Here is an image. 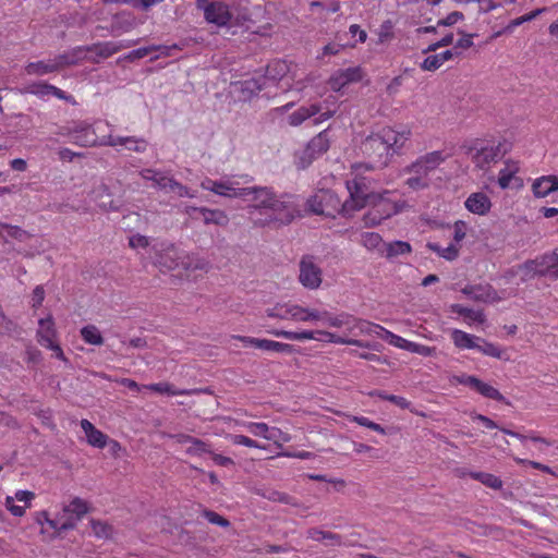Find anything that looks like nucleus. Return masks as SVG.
I'll return each instance as SVG.
<instances>
[{
  "label": "nucleus",
  "mask_w": 558,
  "mask_h": 558,
  "mask_svg": "<svg viewBox=\"0 0 558 558\" xmlns=\"http://www.w3.org/2000/svg\"><path fill=\"white\" fill-rule=\"evenodd\" d=\"M375 183L369 177L355 175L347 180L349 197L343 203L332 191L319 190L307 199V208L315 215L333 217L336 214H340L343 217H351L365 206H372V209L364 215L363 221L366 227L377 226L383 220L398 214L402 206L390 201V191H376Z\"/></svg>",
  "instance_id": "obj_1"
},
{
  "label": "nucleus",
  "mask_w": 558,
  "mask_h": 558,
  "mask_svg": "<svg viewBox=\"0 0 558 558\" xmlns=\"http://www.w3.org/2000/svg\"><path fill=\"white\" fill-rule=\"evenodd\" d=\"M247 190L248 196L245 199L251 202V215L255 210H259L266 216L264 219H255V223L279 222L288 225L299 214V206L295 203V197L292 195H277L267 186H253L247 187Z\"/></svg>",
  "instance_id": "obj_2"
},
{
  "label": "nucleus",
  "mask_w": 558,
  "mask_h": 558,
  "mask_svg": "<svg viewBox=\"0 0 558 558\" xmlns=\"http://www.w3.org/2000/svg\"><path fill=\"white\" fill-rule=\"evenodd\" d=\"M269 318L291 320L294 323L322 324L331 328H342V313L332 314L314 307L303 306L295 302H279L265 310Z\"/></svg>",
  "instance_id": "obj_3"
},
{
  "label": "nucleus",
  "mask_w": 558,
  "mask_h": 558,
  "mask_svg": "<svg viewBox=\"0 0 558 558\" xmlns=\"http://www.w3.org/2000/svg\"><path fill=\"white\" fill-rule=\"evenodd\" d=\"M448 158L442 150H434L418 156L414 161L404 168V173L410 174L404 184L413 190L421 191L429 187L430 175Z\"/></svg>",
  "instance_id": "obj_4"
},
{
  "label": "nucleus",
  "mask_w": 558,
  "mask_h": 558,
  "mask_svg": "<svg viewBox=\"0 0 558 558\" xmlns=\"http://www.w3.org/2000/svg\"><path fill=\"white\" fill-rule=\"evenodd\" d=\"M342 328L345 329L347 335L360 336V335H375L378 338L387 341L389 344L408 351L411 341L395 335L388 329L380 325L371 323L368 320L355 317L349 313L342 312Z\"/></svg>",
  "instance_id": "obj_5"
},
{
  "label": "nucleus",
  "mask_w": 558,
  "mask_h": 558,
  "mask_svg": "<svg viewBox=\"0 0 558 558\" xmlns=\"http://www.w3.org/2000/svg\"><path fill=\"white\" fill-rule=\"evenodd\" d=\"M112 125L108 121H74L73 144L81 147L108 146Z\"/></svg>",
  "instance_id": "obj_6"
},
{
  "label": "nucleus",
  "mask_w": 558,
  "mask_h": 558,
  "mask_svg": "<svg viewBox=\"0 0 558 558\" xmlns=\"http://www.w3.org/2000/svg\"><path fill=\"white\" fill-rule=\"evenodd\" d=\"M89 511L87 501L80 497L73 498L69 504L64 505V512H73L76 517L73 519H64V515L57 514L53 519H49L46 523V527L40 530V533L47 539H54L59 537L63 532L73 530L77 522Z\"/></svg>",
  "instance_id": "obj_7"
},
{
  "label": "nucleus",
  "mask_w": 558,
  "mask_h": 558,
  "mask_svg": "<svg viewBox=\"0 0 558 558\" xmlns=\"http://www.w3.org/2000/svg\"><path fill=\"white\" fill-rule=\"evenodd\" d=\"M269 335L275 337L284 338L287 340L292 341H305V340H317L328 343L335 344H348V345H356L360 348H371L369 343L351 338L349 336H340L335 332H330L327 330H301V331H290L282 329H274L267 330Z\"/></svg>",
  "instance_id": "obj_8"
},
{
  "label": "nucleus",
  "mask_w": 558,
  "mask_h": 558,
  "mask_svg": "<svg viewBox=\"0 0 558 558\" xmlns=\"http://www.w3.org/2000/svg\"><path fill=\"white\" fill-rule=\"evenodd\" d=\"M511 149L506 140H480L471 148L472 160L481 170H487L497 163Z\"/></svg>",
  "instance_id": "obj_9"
},
{
  "label": "nucleus",
  "mask_w": 558,
  "mask_h": 558,
  "mask_svg": "<svg viewBox=\"0 0 558 558\" xmlns=\"http://www.w3.org/2000/svg\"><path fill=\"white\" fill-rule=\"evenodd\" d=\"M362 151L369 159L366 163H354L352 171L355 175H361L362 170H373L375 168L385 167L391 159V155L387 150V146L380 135L374 133L365 138L362 143Z\"/></svg>",
  "instance_id": "obj_10"
},
{
  "label": "nucleus",
  "mask_w": 558,
  "mask_h": 558,
  "mask_svg": "<svg viewBox=\"0 0 558 558\" xmlns=\"http://www.w3.org/2000/svg\"><path fill=\"white\" fill-rule=\"evenodd\" d=\"M336 98H332V107H329V99H326L322 104H311L308 106H302L295 111H293L288 117V122L291 126H299L304 121L308 120L312 117H316L314 119V124H320L327 120H329L336 113Z\"/></svg>",
  "instance_id": "obj_11"
},
{
  "label": "nucleus",
  "mask_w": 558,
  "mask_h": 558,
  "mask_svg": "<svg viewBox=\"0 0 558 558\" xmlns=\"http://www.w3.org/2000/svg\"><path fill=\"white\" fill-rule=\"evenodd\" d=\"M196 8L204 13L207 23L217 27L229 26L232 21L230 7L219 0H196Z\"/></svg>",
  "instance_id": "obj_12"
},
{
  "label": "nucleus",
  "mask_w": 558,
  "mask_h": 558,
  "mask_svg": "<svg viewBox=\"0 0 558 558\" xmlns=\"http://www.w3.org/2000/svg\"><path fill=\"white\" fill-rule=\"evenodd\" d=\"M155 252L154 264L161 271H170L181 266L183 260V251H180L170 242H159L153 245Z\"/></svg>",
  "instance_id": "obj_13"
},
{
  "label": "nucleus",
  "mask_w": 558,
  "mask_h": 558,
  "mask_svg": "<svg viewBox=\"0 0 558 558\" xmlns=\"http://www.w3.org/2000/svg\"><path fill=\"white\" fill-rule=\"evenodd\" d=\"M37 340L40 345L51 350L52 355L56 359L64 362L65 364L69 363V360L64 355L63 350L61 349L60 344L57 341V330L54 327V322L51 316L39 319L37 329Z\"/></svg>",
  "instance_id": "obj_14"
},
{
  "label": "nucleus",
  "mask_w": 558,
  "mask_h": 558,
  "mask_svg": "<svg viewBox=\"0 0 558 558\" xmlns=\"http://www.w3.org/2000/svg\"><path fill=\"white\" fill-rule=\"evenodd\" d=\"M329 138L326 131L313 137L306 147L295 155V163L299 168H307L315 159L329 149Z\"/></svg>",
  "instance_id": "obj_15"
},
{
  "label": "nucleus",
  "mask_w": 558,
  "mask_h": 558,
  "mask_svg": "<svg viewBox=\"0 0 558 558\" xmlns=\"http://www.w3.org/2000/svg\"><path fill=\"white\" fill-rule=\"evenodd\" d=\"M299 281L308 290H317L323 282V270L311 255L302 257L299 264Z\"/></svg>",
  "instance_id": "obj_16"
},
{
  "label": "nucleus",
  "mask_w": 558,
  "mask_h": 558,
  "mask_svg": "<svg viewBox=\"0 0 558 558\" xmlns=\"http://www.w3.org/2000/svg\"><path fill=\"white\" fill-rule=\"evenodd\" d=\"M378 134L383 138L391 157L399 153L411 137V130L408 128L395 129L384 128Z\"/></svg>",
  "instance_id": "obj_17"
},
{
  "label": "nucleus",
  "mask_w": 558,
  "mask_h": 558,
  "mask_svg": "<svg viewBox=\"0 0 558 558\" xmlns=\"http://www.w3.org/2000/svg\"><path fill=\"white\" fill-rule=\"evenodd\" d=\"M21 92L24 94L34 95L44 100L48 99L49 97H56L66 102H74V99L71 95L66 94L54 85L40 81L27 84Z\"/></svg>",
  "instance_id": "obj_18"
},
{
  "label": "nucleus",
  "mask_w": 558,
  "mask_h": 558,
  "mask_svg": "<svg viewBox=\"0 0 558 558\" xmlns=\"http://www.w3.org/2000/svg\"><path fill=\"white\" fill-rule=\"evenodd\" d=\"M186 214L192 218L201 217L205 225H215L226 227L229 223V217L221 209H211L207 207H186Z\"/></svg>",
  "instance_id": "obj_19"
},
{
  "label": "nucleus",
  "mask_w": 558,
  "mask_h": 558,
  "mask_svg": "<svg viewBox=\"0 0 558 558\" xmlns=\"http://www.w3.org/2000/svg\"><path fill=\"white\" fill-rule=\"evenodd\" d=\"M520 166L512 159H507L498 173V185L502 190L521 189L523 180L518 175Z\"/></svg>",
  "instance_id": "obj_20"
},
{
  "label": "nucleus",
  "mask_w": 558,
  "mask_h": 558,
  "mask_svg": "<svg viewBox=\"0 0 558 558\" xmlns=\"http://www.w3.org/2000/svg\"><path fill=\"white\" fill-rule=\"evenodd\" d=\"M35 494L31 490H17L14 496H7L4 506L7 510L14 517H23L26 509L32 506Z\"/></svg>",
  "instance_id": "obj_21"
},
{
  "label": "nucleus",
  "mask_w": 558,
  "mask_h": 558,
  "mask_svg": "<svg viewBox=\"0 0 558 558\" xmlns=\"http://www.w3.org/2000/svg\"><path fill=\"white\" fill-rule=\"evenodd\" d=\"M288 64L283 61H275L268 66L267 70V77H270L272 80L277 78V75H281L279 77L280 81L284 82V88L286 89H296V90H303L305 87V84L299 80L295 81V74L289 76L286 75V72L288 71Z\"/></svg>",
  "instance_id": "obj_22"
},
{
  "label": "nucleus",
  "mask_w": 558,
  "mask_h": 558,
  "mask_svg": "<svg viewBox=\"0 0 558 558\" xmlns=\"http://www.w3.org/2000/svg\"><path fill=\"white\" fill-rule=\"evenodd\" d=\"M462 293L477 302L495 303L501 300L497 291L489 284L466 286L462 289Z\"/></svg>",
  "instance_id": "obj_23"
},
{
  "label": "nucleus",
  "mask_w": 558,
  "mask_h": 558,
  "mask_svg": "<svg viewBox=\"0 0 558 558\" xmlns=\"http://www.w3.org/2000/svg\"><path fill=\"white\" fill-rule=\"evenodd\" d=\"M361 78L362 73L360 68H348L335 72L329 78V85L332 90L340 92L348 84L359 82Z\"/></svg>",
  "instance_id": "obj_24"
},
{
  "label": "nucleus",
  "mask_w": 558,
  "mask_h": 558,
  "mask_svg": "<svg viewBox=\"0 0 558 558\" xmlns=\"http://www.w3.org/2000/svg\"><path fill=\"white\" fill-rule=\"evenodd\" d=\"M464 206L470 213L484 216L489 213L492 202L485 193L476 192L469 195L464 202Z\"/></svg>",
  "instance_id": "obj_25"
},
{
  "label": "nucleus",
  "mask_w": 558,
  "mask_h": 558,
  "mask_svg": "<svg viewBox=\"0 0 558 558\" xmlns=\"http://www.w3.org/2000/svg\"><path fill=\"white\" fill-rule=\"evenodd\" d=\"M110 147H118L123 146L128 150L135 151V153H144L147 149V141L143 137H136V136H113L111 134L110 137V144L108 145Z\"/></svg>",
  "instance_id": "obj_26"
},
{
  "label": "nucleus",
  "mask_w": 558,
  "mask_h": 558,
  "mask_svg": "<svg viewBox=\"0 0 558 558\" xmlns=\"http://www.w3.org/2000/svg\"><path fill=\"white\" fill-rule=\"evenodd\" d=\"M266 77L248 78L234 85L235 90L240 93L241 100H250L256 96L264 87Z\"/></svg>",
  "instance_id": "obj_27"
},
{
  "label": "nucleus",
  "mask_w": 558,
  "mask_h": 558,
  "mask_svg": "<svg viewBox=\"0 0 558 558\" xmlns=\"http://www.w3.org/2000/svg\"><path fill=\"white\" fill-rule=\"evenodd\" d=\"M538 264V276L558 278V252L553 251L536 257Z\"/></svg>",
  "instance_id": "obj_28"
},
{
  "label": "nucleus",
  "mask_w": 558,
  "mask_h": 558,
  "mask_svg": "<svg viewBox=\"0 0 558 558\" xmlns=\"http://www.w3.org/2000/svg\"><path fill=\"white\" fill-rule=\"evenodd\" d=\"M136 25V17L131 12H121L113 16L110 29L113 35H121L131 32Z\"/></svg>",
  "instance_id": "obj_29"
},
{
  "label": "nucleus",
  "mask_w": 558,
  "mask_h": 558,
  "mask_svg": "<svg viewBox=\"0 0 558 558\" xmlns=\"http://www.w3.org/2000/svg\"><path fill=\"white\" fill-rule=\"evenodd\" d=\"M85 433L87 442L95 448H105L107 445V435L97 429L88 420H82L80 423Z\"/></svg>",
  "instance_id": "obj_30"
},
{
  "label": "nucleus",
  "mask_w": 558,
  "mask_h": 558,
  "mask_svg": "<svg viewBox=\"0 0 558 558\" xmlns=\"http://www.w3.org/2000/svg\"><path fill=\"white\" fill-rule=\"evenodd\" d=\"M536 197H546L558 190V179L555 175H545L536 179L532 185Z\"/></svg>",
  "instance_id": "obj_31"
},
{
  "label": "nucleus",
  "mask_w": 558,
  "mask_h": 558,
  "mask_svg": "<svg viewBox=\"0 0 558 558\" xmlns=\"http://www.w3.org/2000/svg\"><path fill=\"white\" fill-rule=\"evenodd\" d=\"M451 339L454 345L459 349L465 350H475L477 347V342L481 341L480 337L468 333L460 329H453L451 331Z\"/></svg>",
  "instance_id": "obj_32"
},
{
  "label": "nucleus",
  "mask_w": 558,
  "mask_h": 558,
  "mask_svg": "<svg viewBox=\"0 0 558 558\" xmlns=\"http://www.w3.org/2000/svg\"><path fill=\"white\" fill-rule=\"evenodd\" d=\"M92 199L98 201V206L102 210H118L120 206L118 202L111 198L108 187L102 183L93 192Z\"/></svg>",
  "instance_id": "obj_33"
},
{
  "label": "nucleus",
  "mask_w": 558,
  "mask_h": 558,
  "mask_svg": "<svg viewBox=\"0 0 558 558\" xmlns=\"http://www.w3.org/2000/svg\"><path fill=\"white\" fill-rule=\"evenodd\" d=\"M307 537L316 542H322L326 546L342 545V538L339 534L324 531L320 529H310L307 531Z\"/></svg>",
  "instance_id": "obj_34"
},
{
  "label": "nucleus",
  "mask_w": 558,
  "mask_h": 558,
  "mask_svg": "<svg viewBox=\"0 0 558 558\" xmlns=\"http://www.w3.org/2000/svg\"><path fill=\"white\" fill-rule=\"evenodd\" d=\"M24 71L27 75H35V76H44L56 71V65L52 63L51 58L47 60H39L34 62H28Z\"/></svg>",
  "instance_id": "obj_35"
},
{
  "label": "nucleus",
  "mask_w": 558,
  "mask_h": 558,
  "mask_svg": "<svg viewBox=\"0 0 558 558\" xmlns=\"http://www.w3.org/2000/svg\"><path fill=\"white\" fill-rule=\"evenodd\" d=\"M140 175L146 181H151L153 186L159 190H167L171 179L165 172L155 169H143L140 171Z\"/></svg>",
  "instance_id": "obj_36"
},
{
  "label": "nucleus",
  "mask_w": 558,
  "mask_h": 558,
  "mask_svg": "<svg viewBox=\"0 0 558 558\" xmlns=\"http://www.w3.org/2000/svg\"><path fill=\"white\" fill-rule=\"evenodd\" d=\"M83 58V48H75L71 51L60 53L51 58L52 63L56 65V71L66 66L76 64Z\"/></svg>",
  "instance_id": "obj_37"
},
{
  "label": "nucleus",
  "mask_w": 558,
  "mask_h": 558,
  "mask_svg": "<svg viewBox=\"0 0 558 558\" xmlns=\"http://www.w3.org/2000/svg\"><path fill=\"white\" fill-rule=\"evenodd\" d=\"M145 390H150L160 395H167V396H185L191 395L190 390L185 389H178L173 385L162 381V383H156V384H148L143 385Z\"/></svg>",
  "instance_id": "obj_38"
},
{
  "label": "nucleus",
  "mask_w": 558,
  "mask_h": 558,
  "mask_svg": "<svg viewBox=\"0 0 558 558\" xmlns=\"http://www.w3.org/2000/svg\"><path fill=\"white\" fill-rule=\"evenodd\" d=\"M451 311L463 316L468 320L469 325L472 323L483 324L485 322L484 312L480 310H472L461 304H453L451 306Z\"/></svg>",
  "instance_id": "obj_39"
},
{
  "label": "nucleus",
  "mask_w": 558,
  "mask_h": 558,
  "mask_svg": "<svg viewBox=\"0 0 558 558\" xmlns=\"http://www.w3.org/2000/svg\"><path fill=\"white\" fill-rule=\"evenodd\" d=\"M84 51L92 52L97 57L105 59L119 52V47H117L116 44H113V41H104L83 48V52Z\"/></svg>",
  "instance_id": "obj_40"
},
{
  "label": "nucleus",
  "mask_w": 558,
  "mask_h": 558,
  "mask_svg": "<svg viewBox=\"0 0 558 558\" xmlns=\"http://www.w3.org/2000/svg\"><path fill=\"white\" fill-rule=\"evenodd\" d=\"M221 186L219 196L228 198H245L248 196L247 187H238L230 180H221Z\"/></svg>",
  "instance_id": "obj_41"
},
{
  "label": "nucleus",
  "mask_w": 558,
  "mask_h": 558,
  "mask_svg": "<svg viewBox=\"0 0 558 558\" xmlns=\"http://www.w3.org/2000/svg\"><path fill=\"white\" fill-rule=\"evenodd\" d=\"M181 267L183 269H185L186 271H192V270L207 271V269L209 268V263L205 258H202L197 255H194V254L190 255V254L183 253V260H182Z\"/></svg>",
  "instance_id": "obj_42"
},
{
  "label": "nucleus",
  "mask_w": 558,
  "mask_h": 558,
  "mask_svg": "<svg viewBox=\"0 0 558 558\" xmlns=\"http://www.w3.org/2000/svg\"><path fill=\"white\" fill-rule=\"evenodd\" d=\"M427 247L435 252L438 256L447 259V260H453L459 255L460 246L456 243H450L446 247H442L438 243H428Z\"/></svg>",
  "instance_id": "obj_43"
},
{
  "label": "nucleus",
  "mask_w": 558,
  "mask_h": 558,
  "mask_svg": "<svg viewBox=\"0 0 558 558\" xmlns=\"http://www.w3.org/2000/svg\"><path fill=\"white\" fill-rule=\"evenodd\" d=\"M0 236L4 240L9 238L16 239L19 241H25L29 234L25 230L17 226H11L8 223L0 222Z\"/></svg>",
  "instance_id": "obj_44"
},
{
  "label": "nucleus",
  "mask_w": 558,
  "mask_h": 558,
  "mask_svg": "<svg viewBox=\"0 0 558 558\" xmlns=\"http://www.w3.org/2000/svg\"><path fill=\"white\" fill-rule=\"evenodd\" d=\"M238 426L245 428L255 437L267 439L270 426L263 422H236Z\"/></svg>",
  "instance_id": "obj_45"
},
{
  "label": "nucleus",
  "mask_w": 558,
  "mask_h": 558,
  "mask_svg": "<svg viewBox=\"0 0 558 558\" xmlns=\"http://www.w3.org/2000/svg\"><path fill=\"white\" fill-rule=\"evenodd\" d=\"M81 336L83 340L88 344L101 345L104 343V338L95 325L84 326L81 329Z\"/></svg>",
  "instance_id": "obj_46"
},
{
  "label": "nucleus",
  "mask_w": 558,
  "mask_h": 558,
  "mask_svg": "<svg viewBox=\"0 0 558 558\" xmlns=\"http://www.w3.org/2000/svg\"><path fill=\"white\" fill-rule=\"evenodd\" d=\"M259 349L265 350V351H272V352L288 353V354H291L294 352L293 345H291L289 343L275 341V340H269V339H262Z\"/></svg>",
  "instance_id": "obj_47"
},
{
  "label": "nucleus",
  "mask_w": 558,
  "mask_h": 558,
  "mask_svg": "<svg viewBox=\"0 0 558 558\" xmlns=\"http://www.w3.org/2000/svg\"><path fill=\"white\" fill-rule=\"evenodd\" d=\"M471 477L493 489H500L502 487V481L490 473L473 472L471 473Z\"/></svg>",
  "instance_id": "obj_48"
},
{
  "label": "nucleus",
  "mask_w": 558,
  "mask_h": 558,
  "mask_svg": "<svg viewBox=\"0 0 558 558\" xmlns=\"http://www.w3.org/2000/svg\"><path fill=\"white\" fill-rule=\"evenodd\" d=\"M369 396L377 397L383 400H387L401 409H408V408H410V404H411L405 398H403L401 396L389 395L383 390H374V391L369 392Z\"/></svg>",
  "instance_id": "obj_49"
},
{
  "label": "nucleus",
  "mask_w": 558,
  "mask_h": 558,
  "mask_svg": "<svg viewBox=\"0 0 558 558\" xmlns=\"http://www.w3.org/2000/svg\"><path fill=\"white\" fill-rule=\"evenodd\" d=\"M411 252V245L408 242L395 241L388 243L386 246V256L393 258L399 255L409 254Z\"/></svg>",
  "instance_id": "obj_50"
},
{
  "label": "nucleus",
  "mask_w": 558,
  "mask_h": 558,
  "mask_svg": "<svg viewBox=\"0 0 558 558\" xmlns=\"http://www.w3.org/2000/svg\"><path fill=\"white\" fill-rule=\"evenodd\" d=\"M186 454L189 456H196L201 457L204 453H211L210 446L195 437H192L190 445L187 446L185 450Z\"/></svg>",
  "instance_id": "obj_51"
},
{
  "label": "nucleus",
  "mask_w": 558,
  "mask_h": 558,
  "mask_svg": "<svg viewBox=\"0 0 558 558\" xmlns=\"http://www.w3.org/2000/svg\"><path fill=\"white\" fill-rule=\"evenodd\" d=\"M476 392L492 400L505 401V397L499 392L498 389L483 380L480 381Z\"/></svg>",
  "instance_id": "obj_52"
},
{
  "label": "nucleus",
  "mask_w": 558,
  "mask_h": 558,
  "mask_svg": "<svg viewBox=\"0 0 558 558\" xmlns=\"http://www.w3.org/2000/svg\"><path fill=\"white\" fill-rule=\"evenodd\" d=\"M383 242L381 236L376 232L361 233L360 243L367 250H376Z\"/></svg>",
  "instance_id": "obj_53"
},
{
  "label": "nucleus",
  "mask_w": 558,
  "mask_h": 558,
  "mask_svg": "<svg viewBox=\"0 0 558 558\" xmlns=\"http://www.w3.org/2000/svg\"><path fill=\"white\" fill-rule=\"evenodd\" d=\"M227 438L233 445L245 446L248 448H256V449H265L264 445H262V444L257 442L256 440H254L247 436H244V435L230 434L227 436Z\"/></svg>",
  "instance_id": "obj_54"
},
{
  "label": "nucleus",
  "mask_w": 558,
  "mask_h": 558,
  "mask_svg": "<svg viewBox=\"0 0 558 558\" xmlns=\"http://www.w3.org/2000/svg\"><path fill=\"white\" fill-rule=\"evenodd\" d=\"M476 351L481 352L484 355L500 359L501 350L492 342H487L486 340L481 338V341L477 342Z\"/></svg>",
  "instance_id": "obj_55"
},
{
  "label": "nucleus",
  "mask_w": 558,
  "mask_h": 558,
  "mask_svg": "<svg viewBox=\"0 0 558 558\" xmlns=\"http://www.w3.org/2000/svg\"><path fill=\"white\" fill-rule=\"evenodd\" d=\"M538 264L536 258L526 260L524 264L519 266V270L522 271V281H526L535 276H538Z\"/></svg>",
  "instance_id": "obj_56"
},
{
  "label": "nucleus",
  "mask_w": 558,
  "mask_h": 558,
  "mask_svg": "<svg viewBox=\"0 0 558 558\" xmlns=\"http://www.w3.org/2000/svg\"><path fill=\"white\" fill-rule=\"evenodd\" d=\"M170 191L174 192L179 197H190L193 198L196 196V192L190 190L187 186L181 184L173 178L170 179L168 187Z\"/></svg>",
  "instance_id": "obj_57"
},
{
  "label": "nucleus",
  "mask_w": 558,
  "mask_h": 558,
  "mask_svg": "<svg viewBox=\"0 0 558 558\" xmlns=\"http://www.w3.org/2000/svg\"><path fill=\"white\" fill-rule=\"evenodd\" d=\"M266 440H270L274 444L281 446L284 442H289L291 440V436L284 432H282L280 428L270 426L268 436Z\"/></svg>",
  "instance_id": "obj_58"
},
{
  "label": "nucleus",
  "mask_w": 558,
  "mask_h": 558,
  "mask_svg": "<svg viewBox=\"0 0 558 558\" xmlns=\"http://www.w3.org/2000/svg\"><path fill=\"white\" fill-rule=\"evenodd\" d=\"M350 421L361 425V426H364V427H367L374 432H377L379 434H386V429L378 423H375L373 421H371L368 417H365V416H351L350 417Z\"/></svg>",
  "instance_id": "obj_59"
},
{
  "label": "nucleus",
  "mask_w": 558,
  "mask_h": 558,
  "mask_svg": "<svg viewBox=\"0 0 558 558\" xmlns=\"http://www.w3.org/2000/svg\"><path fill=\"white\" fill-rule=\"evenodd\" d=\"M90 527L95 536L97 537H108L111 535L112 529L105 522L92 520Z\"/></svg>",
  "instance_id": "obj_60"
},
{
  "label": "nucleus",
  "mask_w": 558,
  "mask_h": 558,
  "mask_svg": "<svg viewBox=\"0 0 558 558\" xmlns=\"http://www.w3.org/2000/svg\"><path fill=\"white\" fill-rule=\"evenodd\" d=\"M442 64L444 63L441 62L439 54L436 53L426 57L421 63V69L424 71L433 72L438 70Z\"/></svg>",
  "instance_id": "obj_61"
},
{
  "label": "nucleus",
  "mask_w": 558,
  "mask_h": 558,
  "mask_svg": "<svg viewBox=\"0 0 558 558\" xmlns=\"http://www.w3.org/2000/svg\"><path fill=\"white\" fill-rule=\"evenodd\" d=\"M151 52H154V48H151L150 46L141 47V48L130 51L128 54H125L123 57V59L126 61H134L137 59H142V58L150 54Z\"/></svg>",
  "instance_id": "obj_62"
},
{
  "label": "nucleus",
  "mask_w": 558,
  "mask_h": 558,
  "mask_svg": "<svg viewBox=\"0 0 558 558\" xmlns=\"http://www.w3.org/2000/svg\"><path fill=\"white\" fill-rule=\"evenodd\" d=\"M408 351L420 354L422 356H430L434 354L435 348L411 341Z\"/></svg>",
  "instance_id": "obj_63"
},
{
  "label": "nucleus",
  "mask_w": 558,
  "mask_h": 558,
  "mask_svg": "<svg viewBox=\"0 0 558 558\" xmlns=\"http://www.w3.org/2000/svg\"><path fill=\"white\" fill-rule=\"evenodd\" d=\"M468 226L464 221L458 220L453 225V240L454 243L458 245L466 234Z\"/></svg>",
  "instance_id": "obj_64"
}]
</instances>
